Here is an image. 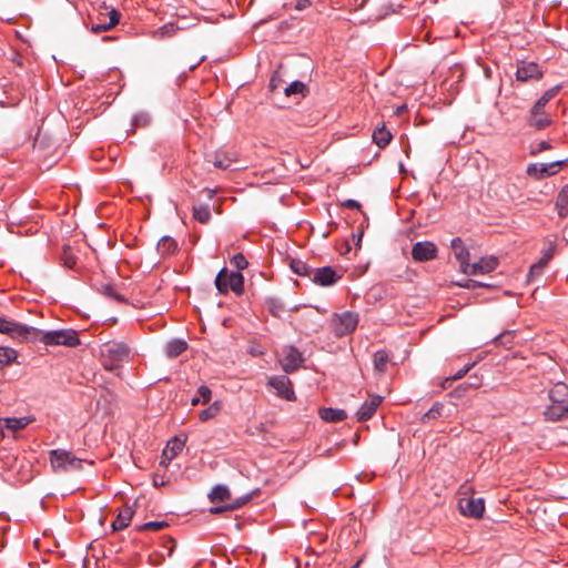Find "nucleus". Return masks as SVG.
I'll list each match as a JSON object with an SVG mask.
<instances>
[{
	"label": "nucleus",
	"mask_w": 568,
	"mask_h": 568,
	"mask_svg": "<svg viewBox=\"0 0 568 568\" xmlns=\"http://www.w3.org/2000/svg\"><path fill=\"white\" fill-rule=\"evenodd\" d=\"M456 286L467 288V290H474L476 287H487V284H484L481 282L475 281V280H464L460 282L455 283Z\"/></svg>",
	"instance_id": "c03bdc74"
},
{
	"label": "nucleus",
	"mask_w": 568,
	"mask_h": 568,
	"mask_svg": "<svg viewBox=\"0 0 568 568\" xmlns=\"http://www.w3.org/2000/svg\"><path fill=\"white\" fill-rule=\"evenodd\" d=\"M0 333L20 342H37L38 328L0 316Z\"/></svg>",
	"instance_id": "7ed1b4c3"
},
{
	"label": "nucleus",
	"mask_w": 568,
	"mask_h": 568,
	"mask_svg": "<svg viewBox=\"0 0 568 568\" xmlns=\"http://www.w3.org/2000/svg\"><path fill=\"white\" fill-rule=\"evenodd\" d=\"M554 253H555V246L552 244H550L544 252H542V256L540 257V260L538 261V263L540 265H542L544 267L550 262V260L554 257Z\"/></svg>",
	"instance_id": "8fccbe9b"
},
{
	"label": "nucleus",
	"mask_w": 568,
	"mask_h": 568,
	"mask_svg": "<svg viewBox=\"0 0 568 568\" xmlns=\"http://www.w3.org/2000/svg\"><path fill=\"white\" fill-rule=\"evenodd\" d=\"M390 362V356L388 352L381 349L374 353L373 355V365L374 371L377 374H385Z\"/></svg>",
	"instance_id": "a878e982"
},
{
	"label": "nucleus",
	"mask_w": 568,
	"mask_h": 568,
	"mask_svg": "<svg viewBox=\"0 0 568 568\" xmlns=\"http://www.w3.org/2000/svg\"><path fill=\"white\" fill-rule=\"evenodd\" d=\"M156 248L161 255H172L178 251V243L170 236H163L159 241Z\"/></svg>",
	"instance_id": "cd10ccee"
},
{
	"label": "nucleus",
	"mask_w": 568,
	"mask_h": 568,
	"mask_svg": "<svg viewBox=\"0 0 568 568\" xmlns=\"http://www.w3.org/2000/svg\"><path fill=\"white\" fill-rule=\"evenodd\" d=\"M185 440L178 437L171 439L163 450L161 464L166 465L173 458H175L184 448Z\"/></svg>",
	"instance_id": "aec40b11"
},
{
	"label": "nucleus",
	"mask_w": 568,
	"mask_h": 568,
	"mask_svg": "<svg viewBox=\"0 0 568 568\" xmlns=\"http://www.w3.org/2000/svg\"><path fill=\"white\" fill-rule=\"evenodd\" d=\"M555 209L559 217L565 219L568 216V185L562 186L557 194Z\"/></svg>",
	"instance_id": "b1692460"
},
{
	"label": "nucleus",
	"mask_w": 568,
	"mask_h": 568,
	"mask_svg": "<svg viewBox=\"0 0 568 568\" xmlns=\"http://www.w3.org/2000/svg\"><path fill=\"white\" fill-rule=\"evenodd\" d=\"M250 498H251L250 496H245V497L239 498L233 504H231V505H229L226 507H213V508H211V513L212 514H219V513L224 511L225 509H236V508H240L243 505H245L250 500Z\"/></svg>",
	"instance_id": "4c0bfd02"
},
{
	"label": "nucleus",
	"mask_w": 568,
	"mask_h": 568,
	"mask_svg": "<svg viewBox=\"0 0 568 568\" xmlns=\"http://www.w3.org/2000/svg\"><path fill=\"white\" fill-rule=\"evenodd\" d=\"M444 404L436 402L423 416L422 423H427L433 419H437L443 415Z\"/></svg>",
	"instance_id": "f704fd0d"
},
{
	"label": "nucleus",
	"mask_w": 568,
	"mask_h": 568,
	"mask_svg": "<svg viewBox=\"0 0 568 568\" xmlns=\"http://www.w3.org/2000/svg\"><path fill=\"white\" fill-rule=\"evenodd\" d=\"M551 403L568 405V386L565 383H557L548 394Z\"/></svg>",
	"instance_id": "5701e85b"
},
{
	"label": "nucleus",
	"mask_w": 568,
	"mask_h": 568,
	"mask_svg": "<svg viewBox=\"0 0 568 568\" xmlns=\"http://www.w3.org/2000/svg\"><path fill=\"white\" fill-rule=\"evenodd\" d=\"M304 357L295 346H285L282 351L280 364L287 374L296 372L303 364Z\"/></svg>",
	"instance_id": "6e6552de"
},
{
	"label": "nucleus",
	"mask_w": 568,
	"mask_h": 568,
	"mask_svg": "<svg viewBox=\"0 0 568 568\" xmlns=\"http://www.w3.org/2000/svg\"><path fill=\"white\" fill-rule=\"evenodd\" d=\"M561 164V161L530 164L527 168V174L536 180H542L547 176L555 175L559 171Z\"/></svg>",
	"instance_id": "ddd939ff"
},
{
	"label": "nucleus",
	"mask_w": 568,
	"mask_h": 568,
	"mask_svg": "<svg viewBox=\"0 0 568 568\" xmlns=\"http://www.w3.org/2000/svg\"><path fill=\"white\" fill-rule=\"evenodd\" d=\"M551 120L549 115L545 112V109L536 111V104L532 106L530 112L529 124L537 130H541L547 128L550 124Z\"/></svg>",
	"instance_id": "4be33fe9"
},
{
	"label": "nucleus",
	"mask_w": 568,
	"mask_h": 568,
	"mask_svg": "<svg viewBox=\"0 0 568 568\" xmlns=\"http://www.w3.org/2000/svg\"><path fill=\"white\" fill-rule=\"evenodd\" d=\"M268 386L275 389L276 395L285 400H295L296 396L291 379L285 375L272 376Z\"/></svg>",
	"instance_id": "1a4fd4ad"
},
{
	"label": "nucleus",
	"mask_w": 568,
	"mask_h": 568,
	"mask_svg": "<svg viewBox=\"0 0 568 568\" xmlns=\"http://www.w3.org/2000/svg\"><path fill=\"white\" fill-rule=\"evenodd\" d=\"M187 348L186 342L182 339H174L166 344L165 354L170 358L180 356Z\"/></svg>",
	"instance_id": "c85d7f7f"
},
{
	"label": "nucleus",
	"mask_w": 568,
	"mask_h": 568,
	"mask_svg": "<svg viewBox=\"0 0 568 568\" xmlns=\"http://www.w3.org/2000/svg\"><path fill=\"white\" fill-rule=\"evenodd\" d=\"M37 341L47 346L75 347L80 345L79 334L74 329H57L43 332L38 329Z\"/></svg>",
	"instance_id": "f03ea898"
},
{
	"label": "nucleus",
	"mask_w": 568,
	"mask_h": 568,
	"mask_svg": "<svg viewBox=\"0 0 568 568\" xmlns=\"http://www.w3.org/2000/svg\"><path fill=\"white\" fill-rule=\"evenodd\" d=\"M437 256V246L433 242L423 241L413 245L412 257L416 262H427Z\"/></svg>",
	"instance_id": "f8f14e48"
},
{
	"label": "nucleus",
	"mask_w": 568,
	"mask_h": 568,
	"mask_svg": "<svg viewBox=\"0 0 568 568\" xmlns=\"http://www.w3.org/2000/svg\"><path fill=\"white\" fill-rule=\"evenodd\" d=\"M197 396L201 398V404H209L212 398V390L210 387L202 385L197 389Z\"/></svg>",
	"instance_id": "49530a36"
},
{
	"label": "nucleus",
	"mask_w": 568,
	"mask_h": 568,
	"mask_svg": "<svg viewBox=\"0 0 568 568\" xmlns=\"http://www.w3.org/2000/svg\"><path fill=\"white\" fill-rule=\"evenodd\" d=\"M342 205L345 207H348V209H356V210L361 209V204L355 200H346L343 202Z\"/></svg>",
	"instance_id": "6e6d98bb"
},
{
	"label": "nucleus",
	"mask_w": 568,
	"mask_h": 568,
	"mask_svg": "<svg viewBox=\"0 0 568 568\" xmlns=\"http://www.w3.org/2000/svg\"><path fill=\"white\" fill-rule=\"evenodd\" d=\"M481 386V379L478 377H475V381H471V383L463 384L458 388L454 390V394H460V392H465L467 388H479Z\"/></svg>",
	"instance_id": "3c124183"
},
{
	"label": "nucleus",
	"mask_w": 568,
	"mask_h": 568,
	"mask_svg": "<svg viewBox=\"0 0 568 568\" xmlns=\"http://www.w3.org/2000/svg\"><path fill=\"white\" fill-rule=\"evenodd\" d=\"M359 316L355 312L344 311L334 313L329 326L336 337H343L352 334L358 325Z\"/></svg>",
	"instance_id": "39448f33"
},
{
	"label": "nucleus",
	"mask_w": 568,
	"mask_h": 568,
	"mask_svg": "<svg viewBox=\"0 0 568 568\" xmlns=\"http://www.w3.org/2000/svg\"><path fill=\"white\" fill-rule=\"evenodd\" d=\"M150 118L145 113H139L135 114L132 119V126L133 128H144L149 124Z\"/></svg>",
	"instance_id": "a18cd8bd"
},
{
	"label": "nucleus",
	"mask_w": 568,
	"mask_h": 568,
	"mask_svg": "<svg viewBox=\"0 0 568 568\" xmlns=\"http://www.w3.org/2000/svg\"><path fill=\"white\" fill-rule=\"evenodd\" d=\"M473 366H474V363L468 364V365L464 366L462 369H459L458 372H456L453 376L447 377L443 382L442 387L446 388L447 387L446 384H448V383L450 384L454 381H458V379L463 378L471 369Z\"/></svg>",
	"instance_id": "ea45409f"
},
{
	"label": "nucleus",
	"mask_w": 568,
	"mask_h": 568,
	"mask_svg": "<svg viewBox=\"0 0 568 568\" xmlns=\"http://www.w3.org/2000/svg\"><path fill=\"white\" fill-rule=\"evenodd\" d=\"M383 398L378 395H371L369 399L365 400L356 413L358 422H366L373 417L376 409L382 404Z\"/></svg>",
	"instance_id": "dca6fc26"
},
{
	"label": "nucleus",
	"mask_w": 568,
	"mask_h": 568,
	"mask_svg": "<svg viewBox=\"0 0 568 568\" xmlns=\"http://www.w3.org/2000/svg\"><path fill=\"white\" fill-rule=\"evenodd\" d=\"M193 219L202 224L209 223L211 220V210L209 205H194L192 209Z\"/></svg>",
	"instance_id": "2f4dec72"
},
{
	"label": "nucleus",
	"mask_w": 568,
	"mask_h": 568,
	"mask_svg": "<svg viewBox=\"0 0 568 568\" xmlns=\"http://www.w3.org/2000/svg\"><path fill=\"white\" fill-rule=\"evenodd\" d=\"M542 72L535 62H520L517 67L516 78L518 81L527 82L534 79H540Z\"/></svg>",
	"instance_id": "2eb2a0df"
},
{
	"label": "nucleus",
	"mask_w": 568,
	"mask_h": 568,
	"mask_svg": "<svg viewBox=\"0 0 568 568\" xmlns=\"http://www.w3.org/2000/svg\"><path fill=\"white\" fill-rule=\"evenodd\" d=\"M392 138H393L392 133L389 132V130H387L385 128V125L377 126L373 131V134H372V139H373L374 143H376L378 145V148H381V149H384L385 146H387L389 144Z\"/></svg>",
	"instance_id": "bb28decb"
},
{
	"label": "nucleus",
	"mask_w": 568,
	"mask_h": 568,
	"mask_svg": "<svg viewBox=\"0 0 568 568\" xmlns=\"http://www.w3.org/2000/svg\"><path fill=\"white\" fill-rule=\"evenodd\" d=\"M223 403L221 400H215L209 407L200 412L199 418L201 422L205 423L216 417L221 413Z\"/></svg>",
	"instance_id": "c756f323"
},
{
	"label": "nucleus",
	"mask_w": 568,
	"mask_h": 568,
	"mask_svg": "<svg viewBox=\"0 0 568 568\" xmlns=\"http://www.w3.org/2000/svg\"><path fill=\"white\" fill-rule=\"evenodd\" d=\"M33 419L30 417H11L0 419V429L17 432L27 427Z\"/></svg>",
	"instance_id": "412c9836"
},
{
	"label": "nucleus",
	"mask_w": 568,
	"mask_h": 568,
	"mask_svg": "<svg viewBox=\"0 0 568 568\" xmlns=\"http://www.w3.org/2000/svg\"><path fill=\"white\" fill-rule=\"evenodd\" d=\"M154 485H155V486L164 485V481H163V480L161 481V479H158V480H156V479H154Z\"/></svg>",
	"instance_id": "052dcab7"
},
{
	"label": "nucleus",
	"mask_w": 568,
	"mask_h": 568,
	"mask_svg": "<svg viewBox=\"0 0 568 568\" xmlns=\"http://www.w3.org/2000/svg\"><path fill=\"white\" fill-rule=\"evenodd\" d=\"M231 264L239 271L245 270L248 265L246 257L242 253L235 254L231 258Z\"/></svg>",
	"instance_id": "79ce46f5"
},
{
	"label": "nucleus",
	"mask_w": 568,
	"mask_h": 568,
	"mask_svg": "<svg viewBox=\"0 0 568 568\" xmlns=\"http://www.w3.org/2000/svg\"><path fill=\"white\" fill-rule=\"evenodd\" d=\"M558 92L557 88L546 91L540 99L536 102V111L545 109L546 104L556 95Z\"/></svg>",
	"instance_id": "58836bf2"
},
{
	"label": "nucleus",
	"mask_w": 568,
	"mask_h": 568,
	"mask_svg": "<svg viewBox=\"0 0 568 568\" xmlns=\"http://www.w3.org/2000/svg\"><path fill=\"white\" fill-rule=\"evenodd\" d=\"M306 91V85L301 82V81H294L292 82L286 89H285V94L287 97L290 95H293V94H304V92Z\"/></svg>",
	"instance_id": "a19ab883"
},
{
	"label": "nucleus",
	"mask_w": 568,
	"mask_h": 568,
	"mask_svg": "<svg viewBox=\"0 0 568 568\" xmlns=\"http://www.w3.org/2000/svg\"><path fill=\"white\" fill-rule=\"evenodd\" d=\"M361 561H357L352 568H357Z\"/></svg>",
	"instance_id": "e2e57ef3"
},
{
	"label": "nucleus",
	"mask_w": 568,
	"mask_h": 568,
	"mask_svg": "<svg viewBox=\"0 0 568 568\" xmlns=\"http://www.w3.org/2000/svg\"><path fill=\"white\" fill-rule=\"evenodd\" d=\"M17 355L13 348L0 346V369L16 361Z\"/></svg>",
	"instance_id": "c9c22d12"
},
{
	"label": "nucleus",
	"mask_w": 568,
	"mask_h": 568,
	"mask_svg": "<svg viewBox=\"0 0 568 568\" xmlns=\"http://www.w3.org/2000/svg\"><path fill=\"white\" fill-rule=\"evenodd\" d=\"M49 460L55 473L79 470L82 468L83 459L75 457L65 449H52L49 453Z\"/></svg>",
	"instance_id": "20e7f679"
},
{
	"label": "nucleus",
	"mask_w": 568,
	"mask_h": 568,
	"mask_svg": "<svg viewBox=\"0 0 568 568\" xmlns=\"http://www.w3.org/2000/svg\"><path fill=\"white\" fill-rule=\"evenodd\" d=\"M199 404H201V398L199 396H195L191 399L192 406H197Z\"/></svg>",
	"instance_id": "4d7b16f0"
},
{
	"label": "nucleus",
	"mask_w": 568,
	"mask_h": 568,
	"mask_svg": "<svg viewBox=\"0 0 568 568\" xmlns=\"http://www.w3.org/2000/svg\"><path fill=\"white\" fill-rule=\"evenodd\" d=\"M204 59H205V57H201V58L196 61V63H194V64L190 65V69H191V70H193V69H194L196 65H199V64H200Z\"/></svg>",
	"instance_id": "13d9d810"
},
{
	"label": "nucleus",
	"mask_w": 568,
	"mask_h": 568,
	"mask_svg": "<svg viewBox=\"0 0 568 568\" xmlns=\"http://www.w3.org/2000/svg\"><path fill=\"white\" fill-rule=\"evenodd\" d=\"M131 349L124 342L109 341L101 346V362L104 369L113 372L130 358Z\"/></svg>",
	"instance_id": "f257e3e1"
},
{
	"label": "nucleus",
	"mask_w": 568,
	"mask_h": 568,
	"mask_svg": "<svg viewBox=\"0 0 568 568\" xmlns=\"http://www.w3.org/2000/svg\"><path fill=\"white\" fill-rule=\"evenodd\" d=\"M312 6L311 0H298L295 4V9L298 11L305 10Z\"/></svg>",
	"instance_id": "5fc2aeb1"
},
{
	"label": "nucleus",
	"mask_w": 568,
	"mask_h": 568,
	"mask_svg": "<svg viewBox=\"0 0 568 568\" xmlns=\"http://www.w3.org/2000/svg\"><path fill=\"white\" fill-rule=\"evenodd\" d=\"M544 268L545 267L540 265L538 262L532 264L529 270V277L531 278L535 276H539L542 273Z\"/></svg>",
	"instance_id": "603ef678"
},
{
	"label": "nucleus",
	"mask_w": 568,
	"mask_h": 568,
	"mask_svg": "<svg viewBox=\"0 0 568 568\" xmlns=\"http://www.w3.org/2000/svg\"><path fill=\"white\" fill-rule=\"evenodd\" d=\"M342 278V275L332 266L314 268L312 281L320 286H332Z\"/></svg>",
	"instance_id": "9b49d317"
},
{
	"label": "nucleus",
	"mask_w": 568,
	"mask_h": 568,
	"mask_svg": "<svg viewBox=\"0 0 568 568\" xmlns=\"http://www.w3.org/2000/svg\"><path fill=\"white\" fill-rule=\"evenodd\" d=\"M290 266L295 274L312 278L314 268L307 265L304 261L293 258L290 263Z\"/></svg>",
	"instance_id": "7c9ffc66"
},
{
	"label": "nucleus",
	"mask_w": 568,
	"mask_h": 568,
	"mask_svg": "<svg viewBox=\"0 0 568 568\" xmlns=\"http://www.w3.org/2000/svg\"><path fill=\"white\" fill-rule=\"evenodd\" d=\"M498 266V260L494 256L481 257L478 262L473 264H468L466 272H463L466 275H479L487 274L496 270Z\"/></svg>",
	"instance_id": "4468645a"
},
{
	"label": "nucleus",
	"mask_w": 568,
	"mask_h": 568,
	"mask_svg": "<svg viewBox=\"0 0 568 568\" xmlns=\"http://www.w3.org/2000/svg\"><path fill=\"white\" fill-rule=\"evenodd\" d=\"M458 506L463 515L473 518H481L485 511V501L483 498H460Z\"/></svg>",
	"instance_id": "9d476101"
},
{
	"label": "nucleus",
	"mask_w": 568,
	"mask_h": 568,
	"mask_svg": "<svg viewBox=\"0 0 568 568\" xmlns=\"http://www.w3.org/2000/svg\"><path fill=\"white\" fill-rule=\"evenodd\" d=\"M215 286L221 294L232 291L236 295H241L244 291V277L240 272H227L222 268L215 278Z\"/></svg>",
	"instance_id": "423d86ee"
},
{
	"label": "nucleus",
	"mask_w": 568,
	"mask_h": 568,
	"mask_svg": "<svg viewBox=\"0 0 568 568\" xmlns=\"http://www.w3.org/2000/svg\"><path fill=\"white\" fill-rule=\"evenodd\" d=\"M320 417L327 423H337L345 420L347 414L343 409L324 407L320 409Z\"/></svg>",
	"instance_id": "393cba45"
},
{
	"label": "nucleus",
	"mask_w": 568,
	"mask_h": 568,
	"mask_svg": "<svg viewBox=\"0 0 568 568\" xmlns=\"http://www.w3.org/2000/svg\"><path fill=\"white\" fill-rule=\"evenodd\" d=\"M231 163H232L231 159H229L226 156L222 158V155L220 153L215 154V159L213 161V164L215 168L226 170L230 168Z\"/></svg>",
	"instance_id": "de8ad7c7"
},
{
	"label": "nucleus",
	"mask_w": 568,
	"mask_h": 568,
	"mask_svg": "<svg viewBox=\"0 0 568 568\" xmlns=\"http://www.w3.org/2000/svg\"><path fill=\"white\" fill-rule=\"evenodd\" d=\"M154 485H155V486L164 485V481H163V480L161 481V479H158V480H156V479H154Z\"/></svg>",
	"instance_id": "680f3d73"
},
{
	"label": "nucleus",
	"mask_w": 568,
	"mask_h": 568,
	"mask_svg": "<svg viewBox=\"0 0 568 568\" xmlns=\"http://www.w3.org/2000/svg\"><path fill=\"white\" fill-rule=\"evenodd\" d=\"M168 527L166 521H149L139 527L140 530L159 531Z\"/></svg>",
	"instance_id": "37998d69"
},
{
	"label": "nucleus",
	"mask_w": 568,
	"mask_h": 568,
	"mask_svg": "<svg viewBox=\"0 0 568 568\" xmlns=\"http://www.w3.org/2000/svg\"><path fill=\"white\" fill-rule=\"evenodd\" d=\"M546 149H549V144L547 142H541L539 150H546Z\"/></svg>",
	"instance_id": "bf43d9fd"
},
{
	"label": "nucleus",
	"mask_w": 568,
	"mask_h": 568,
	"mask_svg": "<svg viewBox=\"0 0 568 568\" xmlns=\"http://www.w3.org/2000/svg\"><path fill=\"white\" fill-rule=\"evenodd\" d=\"M452 250L456 260L459 262L460 272H466V268L469 264V251L463 240L460 237H455L452 240Z\"/></svg>",
	"instance_id": "f3484780"
},
{
	"label": "nucleus",
	"mask_w": 568,
	"mask_h": 568,
	"mask_svg": "<svg viewBox=\"0 0 568 568\" xmlns=\"http://www.w3.org/2000/svg\"><path fill=\"white\" fill-rule=\"evenodd\" d=\"M230 497H231L230 490L225 486H221V485L215 486L210 494V499L213 503H222V501L229 500Z\"/></svg>",
	"instance_id": "72a5a7b5"
},
{
	"label": "nucleus",
	"mask_w": 568,
	"mask_h": 568,
	"mask_svg": "<svg viewBox=\"0 0 568 568\" xmlns=\"http://www.w3.org/2000/svg\"><path fill=\"white\" fill-rule=\"evenodd\" d=\"M267 304H268L270 312L275 316H278L280 312L283 311L282 305H277L274 300L268 301Z\"/></svg>",
	"instance_id": "864d4df0"
},
{
	"label": "nucleus",
	"mask_w": 568,
	"mask_h": 568,
	"mask_svg": "<svg viewBox=\"0 0 568 568\" xmlns=\"http://www.w3.org/2000/svg\"><path fill=\"white\" fill-rule=\"evenodd\" d=\"M134 510L131 506L124 505L122 508H120L115 519L112 523V529L113 531H120L129 527L132 517H133Z\"/></svg>",
	"instance_id": "a211bd4d"
},
{
	"label": "nucleus",
	"mask_w": 568,
	"mask_h": 568,
	"mask_svg": "<svg viewBox=\"0 0 568 568\" xmlns=\"http://www.w3.org/2000/svg\"><path fill=\"white\" fill-rule=\"evenodd\" d=\"M514 337H515L514 331H505L494 338V343L496 345L509 347L514 342Z\"/></svg>",
	"instance_id": "e433bc0d"
},
{
	"label": "nucleus",
	"mask_w": 568,
	"mask_h": 568,
	"mask_svg": "<svg viewBox=\"0 0 568 568\" xmlns=\"http://www.w3.org/2000/svg\"><path fill=\"white\" fill-rule=\"evenodd\" d=\"M101 292L102 294L115 300V301H119V302H124L125 298L122 297L121 295H119L114 287L112 285H103L102 288H101Z\"/></svg>",
	"instance_id": "09e8293b"
},
{
	"label": "nucleus",
	"mask_w": 568,
	"mask_h": 568,
	"mask_svg": "<svg viewBox=\"0 0 568 568\" xmlns=\"http://www.w3.org/2000/svg\"><path fill=\"white\" fill-rule=\"evenodd\" d=\"M60 261L64 267L74 268L78 262V257L74 255L70 246L64 245L60 254Z\"/></svg>",
	"instance_id": "473e14b6"
},
{
	"label": "nucleus",
	"mask_w": 568,
	"mask_h": 568,
	"mask_svg": "<svg viewBox=\"0 0 568 568\" xmlns=\"http://www.w3.org/2000/svg\"><path fill=\"white\" fill-rule=\"evenodd\" d=\"M121 13L114 8L102 7L95 19L91 18V31L100 33L109 31L120 22Z\"/></svg>",
	"instance_id": "0eeeda50"
},
{
	"label": "nucleus",
	"mask_w": 568,
	"mask_h": 568,
	"mask_svg": "<svg viewBox=\"0 0 568 568\" xmlns=\"http://www.w3.org/2000/svg\"><path fill=\"white\" fill-rule=\"evenodd\" d=\"M544 417L546 420L557 422L568 417V405L551 403L544 410Z\"/></svg>",
	"instance_id": "6ab92c4d"
}]
</instances>
